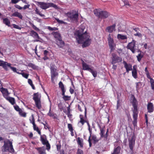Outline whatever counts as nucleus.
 I'll return each instance as SVG.
<instances>
[{"label":"nucleus","mask_w":154,"mask_h":154,"mask_svg":"<svg viewBox=\"0 0 154 154\" xmlns=\"http://www.w3.org/2000/svg\"><path fill=\"white\" fill-rule=\"evenodd\" d=\"M55 20L59 24H66V23L62 20H60L58 18H55Z\"/></svg>","instance_id":"de8ad7c7"},{"label":"nucleus","mask_w":154,"mask_h":154,"mask_svg":"<svg viewBox=\"0 0 154 154\" xmlns=\"http://www.w3.org/2000/svg\"><path fill=\"white\" fill-rule=\"evenodd\" d=\"M19 1V0H11V2L12 4H15L18 3Z\"/></svg>","instance_id":"680f3d73"},{"label":"nucleus","mask_w":154,"mask_h":154,"mask_svg":"<svg viewBox=\"0 0 154 154\" xmlns=\"http://www.w3.org/2000/svg\"><path fill=\"white\" fill-rule=\"evenodd\" d=\"M41 94L38 92L34 93L33 94V99L34 101L35 106L39 109H41Z\"/></svg>","instance_id":"423d86ee"},{"label":"nucleus","mask_w":154,"mask_h":154,"mask_svg":"<svg viewBox=\"0 0 154 154\" xmlns=\"http://www.w3.org/2000/svg\"><path fill=\"white\" fill-rule=\"evenodd\" d=\"M134 35L135 36H137L140 37H141L142 36V35L141 33L140 32H138L134 34Z\"/></svg>","instance_id":"4d7b16f0"},{"label":"nucleus","mask_w":154,"mask_h":154,"mask_svg":"<svg viewBox=\"0 0 154 154\" xmlns=\"http://www.w3.org/2000/svg\"><path fill=\"white\" fill-rule=\"evenodd\" d=\"M112 61L111 63L112 64H115L117 63L121 62L122 60V59L120 57L117 56L115 53L112 54Z\"/></svg>","instance_id":"2eb2a0df"},{"label":"nucleus","mask_w":154,"mask_h":154,"mask_svg":"<svg viewBox=\"0 0 154 154\" xmlns=\"http://www.w3.org/2000/svg\"><path fill=\"white\" fill-rule=\"evenodd\" d=\"M123 63L127 72L128 73L130 71L132 70V66L131 64L127 63L125 61H123Z\"/></svg>","instance_id":"dca6fc26"},{"label":"nucleus","mask_w":154,"mask_h":154,"mask_svg":"<svg viewBox=\"0 0 154 154\" xmlns=\"http://www.w3.org/2000/svg\"><path fill=\"white\" fill-rule=\"evenodd\" d=\"M143 55L141 54L140 53L137 56V60L139 62H140L141 59L143 57Z\"/></svg>","instance_id":"c03bdc74"},{"label":"nucleus","mask_w":154,"mask_h":154,"mask_svg":"<svg viewBox=\"0 0 154 154\" xmlns=\"http://www.w3.org/2000/svg\"><path fill=\"white\" fill-rule=\"evenodd\" d=\"M48 115L50 117H53L54 119H57V117L56 114H54L53 112H52L51 111V108L50 107V109L48 113Z\"/></svg>","instance_id":"72a5a7b5"},{"label":"nucleus","mask_w":154,"mask_h":154,"mask_svg":"<svg viewBox=\"0 0 154 154\" xmlns=\"http://www.w3.org/2000/svg\"><path fill=\"white\" fill-rule=\"evenodd\" d=\"M12 26H13V27L14 28L17 29L19 30H21L22 28L19 27L18 25H17L15 24H13Z\"/></svg>","instance_id":"864d4df0"},{"label":"nucleus","mask_w":154,"mask_h":154,"mask_svg":"<svg viewBox=\"0 0 154 154\" xmlns=\"http://www.w3.org/2000/svg\"><path fill=\"white\" fill-rule=\"evenodd\" d=\"M117 37V38L119 39L125 40L127 38V36L126 35H122L121 34H118Z\"/></svg>","instance_id":"e433bc0d"},{"label":"nucleus","mask_w":154,"mask_h":154,"mask_svg":"<svg viewBox=\"0 0 154 154\" xmlns=\"http://www.w3.org/2000/svg\"><path fill=\"white\" fill-rule=\"evenodd\" d=\"M69 131L74 130L72 125L71 124H68L67 125Z\"/></svg>","instance_id":"09e8293b"},{"label":"nucleus","mask_w":154,"mask_h":154,"mask_svg":"<svg viewBox=\"0 0 154 154\" xmlns=\"http://www.w3.org/2000/svg\"><path fill=\"white\" fill-rule=\"evenodd\" d=\"M135 137L134 134L132 136L131 138L128 139L129 147L131 151L133 152V148L135 144Z\"/></svg>","instance_id":"ddd939ff"},{"label":"nucleus","mask_w":154,"mask_h":154,"mask_svg":"<svg viewBox=\"0 0 154 154\" xmlns=\"http://www.w3.org/2000/svg\"><path fill=\"white\" fill-rule=\"evenodd\" d=\"M112 35L109 34L107 38L108 44L110 49V52H111L114 50L116 47V44L114 43V39L112 37Z\"/></svg>","instance_id":"1a4fd4ad"},{"label":"nucleus","mask_w":154,"mask_h":154,"mask_svg":"<svg viewBox=\"0 0 154 154\" xmlns=\"http://www.w3.org/2000/svg\"><path fill=\"white\" fill-rule=\"evenodd\" d=\"M18 70H19L18 69H17L16 68V72H16V73H17L18 74L21 75L23 77L25 78L26 79H28L29 75V74H27V73H25L23 72V70H20V71H21V72H19L17 71H18Z\"/></svg>","instance_id":"5701e85b"},{"label":"nucleus","mask_w":154,"mask_h":154,"mask_svg":"<svg viewBox=\"0 0 154 154\" xmlns=\"http://www.w3.org/2000/svg\"><path fill=\"white\" fill-rule=\"evenodd\" d=\"M18 112L20 115L21 116L24 117H26V113L25 112H23V111L22 109H21V110L20 111V112Z\"/></svg>","instance_id":"37998d69"},{"label":"nucleus","mask_w":154,"mask_h":154,"mask_svg":"<svg viewBox=\"0 0 154 154\" xmlns=\"http://www.w3.org/2000/svg\"><path fill=\"white\" fill-rule=\"evenodd\" d=\"M95 122L96 123H97L98 126L100 130V133L99 134L100 135V138H104V139L106 140L107 139V137H106V134H105V126L104 125L103 127H101L100 124V123L101 122V120H99V122L98 121H97L96 120L95 121Z\"/></svg>","instance_id":"9d476101"},{"label":"nucleus","mask_w":154,"mask_h":154,"mask_svg":"<svg viewBox=\"0 0 154 154\" xmlns=\"http://www.w3.org/2000/svg\"><path fill=\"white\" fill-rule=\"evenodd\" d=\"M88 130L90 133V136L88 137V141L89 143V146L90 147H91L92 146V143L91 142V139L92 133V129L90 128V127H88Z\"/></svg>","instance_id":"cd10ccee"},{"label":"nucleus","mask_w":154,"mask_h":154,"mask_svg":"<svg viewBox=\"0 0 154 154\" xmlns=\"http://www.w3.org/2000/svg\"><path fill=\"white\" fill-rule=\"evenodd\" d=\"M14 107L15 110L18 112H20V111L21 110V109H22L19 107L18 105H17L14 106Z\"/></svg>","instance_id":"a18cd8bd"},{"label":"nucleus","mask_w":154,"mask_h":154,"mask_svg":"<svg viewBox=\"0 0 154 154\" xmlns=\"http://www.w3.org/2000/svg\"><path fill=\"white\" fill-rule=\"evenodd\" d=\"M6 99L12 105H14L15 103V99L13 97H8L6 98Z\"/></svg>","instance_id":"2f4dec72"},{"label":"nucleus","mask_w":154,"mask_h":154,"mask_svg":"<svg viewBox=\"0 0 154 154\" xmlns=\"http://www.w3.org/2000/svg\"><path fill=\"white\" fill-rule=\"evenodd\" d=\"M120 101L119 100H118L117 101V109H118L119 107L120 106Z\"/></svg>","instance_id":"13d9d810"},{"label":"nucleus","mask_w":154,"mask_h":154,"mask_svg":"<svg viewBox=\"0 0 154 154\" xmlns=\"http://www.w3.org/2000/svg\"><path fill=\"white\" fill-rule=\"evenodd\" d=\"M27 66L29 67H31L33 69H37V66L34 64L31 63H28Z\"/></svg>","instance_id":"ea45409f"},{"label":"nucleus","mask_w":154,"mask_h":154,"mask_svg":"<svg viewBox=\"0 0 154 154\" xmlns=\"http://www.w3.org/2000/svg\"><path fill=\"white\" fill-rule=\"evenodd\" d=\"M4 144L2 147L4 149V150H2L4 152L8 151L11 153L14 152V150L11 141L8 139L6 141H4Z\"/></svg>","instance_id":"20e7f679"},{"label":"nucleus","mask_w":154,"mask_h":154,"mask_svg":"<svg viewBox=\"0 0 154 154\" xmlns=\"http://www.w3.org/2000/svg\"><path fill=\"white\" fill-rule=\"evenodd\" d=\"M137 65H135L133 66V69L132 70V76L135 79H136L137 78Z\"/></svg>","instance_id":"6ab92c4d"},{"label":"nucleus","mask_w":154,"mask_h":154,"mask_svg":"<svg viewBox=\"0 0 154 154\" xmlns=\"http://www.w3.org/2000/svg\"><path fill=\"white\" fill-rule=\"evenodd\" d=\"M30 34L34 38L38 39H36L35 40V42L39 41V39H40V38L37 32L34 31V30H32L30 31Z\"/></svg>","instance_id":"aec40b11"},{"label":"nucleus","mask_w":154,"mask_h":154,"mask_svg":"<svg viewBox=\"0 0 154 154\" xmlns=\"http://www.w3.org/2000/svg\"><path fill=\"white\" fill-rule=\"evenodd\" d=\"M33 128L34 130L36 131L39 130L38 128L36 126V125L35 126H33Z\"/></svg>","instance_id":"0e129e2a"},{"label":"nucleus","mask_w":154,"mask_h":154,"mask_svg":"<svg viewBox=\"0 0 154 154\" xmlns=\"http://www.w3.org/2000/svg\"><path fill=\"white\" fill-rule=\"evenodd\" d=\"M121 148L120 146H118L117 147L115 148L113 153L111 154H118L120 152Z\"/></svg>","instance_id":"f704fd0d"},{"label":"nucleus","mask_w":154,"mask_h":154,"mask_svg":"<svg viewBox=\"0 0 154 154\" xmlns=\"http://www.w3.org/2000/svg\"><path fill=\"white\" fill-rule=\"evenodd\" d=\"M15 7L19 10H21L23 9L22 7H21L20 5H15Z\"/></svg>","instance_id":"e2e57ef3"},{"label":"nucleus","mask_w":154,"mask_h":154,"mask_svg":"<svg viewBox=\"0 0 154 154\" xmlns=\"http://www.w3.org/2000/svg\"><path fill=\"white\" fill-rule=\"evenodd\" d=\"M0 91L2 94L3 97L5 99L8 97L10 93L7 89L4 88L3 87L1 88Z\"/></svg>","instance_id":"f3484780"},{"label":"nucleus","mask_w":154,"mask_h":154,"mask_svg":"<svg viewBox=\"0 0 154 154\" xmlns=\"http://www.w3.org/2000/svg\"><path fill=\"white\" fill-rule=\"evenodd\" d=\"M29 120L30 121V123L32 124L33 125V126H35V120L34 118V117L33 116H32V119H29Z\"/></svg>","instance_id":"49530a36"},{"label":"nucleus","mask_w":154,"mask_h":154,"mask_svg":"<svg viewBox=\"0 0 154 154\" xmlns=\"http://www.w3.org/2000/svg\"><path fill=\"white\" fill-rule=\"evenodd\" d=\"M79 116L80 119L79 123H81L82 125H83L85 122H86V120L84 119L83 118V115H80Z\"/></svg>","instance_id":"4c0bfd02"},{"label":"nucleus","mask_w":154,"mask_h":154,"mask_svg":"<svg viewBox=\"0 0 154 154\" xmlns=\"http://www.w3.org/2000/svg\"><path fill=\"white\" fill-rule=\"evenodd\" d=\"M136 41L133 40L132 41L129 43L127 46V48L130 50L133 54L135 53L136 50L137 49L136 48Z\"/></svg>","instance_id":"9b49d317"},{"label":"nucleus","mask_w":154,"mask_h":154,"mask_svg":"<svg viewBox=\"0 0 154 154\" xmlns=\"http://www.w3.org/2000/svg\"><path fill=\"white\" fill-rule=\"evenodd\" d=\"M3 23L9 27L10 26L11 23L9 20L8 18H5L3 19Z\"/></svg>","instance_id":"c9c22d12"},{"label":"nucleus","mask_w":154,"mask_h":154,"mask_svg":"<svg viewBox=\"0 0 154 154\" xmlns=\"http://www.w3.org/2000/svg\"><path fill=\"white\" fill-rule=\"evenodd\" d=\"M57 148V151H60L61 149V145L60 143H58L56 145Z\"/></svg>","instance_id":"6e6d98bb"},{"label":"nucleus","mask_w":154,"mask_h":154,"mask_svg":"<svg viewBox=\"0 0 154 154\" xmlns=\"http://www.w3.org/2000/svg\"><path fill=\"white\" fill-rule=\"evenodd\" d=\"M94 12L96 16L101 19L106 18L110 15L109 13L106 11H100L96 9L94 10Z\"/></svg>","instance_id":"0eeeda50"},{"label":"nucleus","mask_w":154,"mask_h":154,"mask_svg":"<svg viewBox=\"0 0 154 154\" xmlns=\"http://www.w3.org/2000/svg\"><path fill=\"white\" fill-rule=\"evenodd\" d=\"M63 96V98L65 101H67L70 100V97H69L67 96H66L64 94V95H62Z\"/></svg>","instance_id":"8fccbe9b"},{"label":"nucleus","mask_w":154,"mask_h":154,"mask_svg":"<svg viewBox=\"0 0 154 154\" xmlns=\"http://www.w3.org/2000/svg\"><path fill=\"white\" fill-rule=\"evenodd\" d=\"M28 83L30 85L33 84L32 82L30 79H28Z\"/></svg>","instance_id":"338daca9"},{"label":"nucleus","mask_w":154,"mask_h":154,"mask_svg":"<svg viewBox=\"0 0 154 154\" xmlns=\"http://www.w3.org/2000/svg\"><path fill=\"white\" fill-rule=\"evenodd\" d=\"M30 6V5L29 4H28L27 5H25L24 7L22 8L24 10H25L27 8H29V7Z\"/></svg>","instance_id":"052dcab7"},{"label":"nucleus","mask_w":154,"mask_h":154,"mask_svg":"<svg viewBox=\"0 0 154 154\" xmlns=\"http://www.w3.org/2000/svg\"><path fill=\"white\" fill-rule=\"evenodd\" d=\"M40 140L42 144L44 145H46V149L48 151L51 148V146L48 141L47 140L46 136L45 134H43L42 136H40Z\"/></svg>","instance_id":"f8f14e48"},{"label":"nucleus","mask_w":154,"mask_h":154,"mask_svg":"<svg viewBox=\"0 0 154 154\" xmlns=\"http://www.w3.org/2000/svg\"><path fill=\"white\" fill-rule=\"evenodd\" d=\"M52 35L56 39H59L61 38L60 34L58 32H53L52 33Z\"/></svg>","instance_id":"c85d7f7f"},{"label":"nucleus","mask_w":154,"mask_h":154,"mask_svg":"<svg viewBox=\"0 0 154 154\" xmlns=\"http://www.w3.org/2000/svg\"><path fill=\"white\" fill-rule=\"evenodd\" d=\"M85 107V116H86V109L85 107L83 104V103H82L81 106H80L79 105H78V108L79 110L80 111V112H82V109H83Z\"/></svg>","instance_id":"c756f323"},{"label":"nucleus","mask_w":154,"mask_h":154,"mask_svg":"<svg viewBox=\"0 0 154 154\" xmlns=\"http://www.w3.org/2000/svg\"><path fill=\"white\" fill-rule=\"evenodd\" d=\"M77 142L78 144L81 147H83V140L79 137H78L77 140Z\"/></svg>","instance_id":"473e14b6"},{"label":"nucleus","mask_w":154,"mask_h":154,"mask_svg":"<svg viewBox=\"0 0 154 154\" xmlns=\"http://www.w3.org/2000/svg\"><path fill=\"white\" fill-rule=\"evenodd\" d=\"M35 149L38 151L39 154H45V149L44 146L36 148Z\"/></svg>","instance_id":"bb28decb"},{"label":"nucleus","mask_w":154,"mask_h":154,"mask_svg":"<svg viewBox=\"0 0 154 154\" xmlns=\"http://www.w3.org/2000/svg\"><path fill=\"white\" fill-rule=\"evenodd\" d=\"M145 118L146 120V125L147 126L148 125V117L147 116V115L146 114H145Z\"/></svg>","instance_id":"bf43d9fd"},{"label":"nucleus","mask_w":154,"mask_h":154,"mask_svg":"<svg viewBox=\"0 0 154 154\" xmlns=\"http://www.w3.org/2000/svg\"><path fill=\"white\" fill-rule=\"evenodd\" d=\"M31 25L33 28L35 30L37 31H39V29L34 24L32 23Z\"/></svg>","instance_id":"603ef678"},{"label":"nucleus","mask_w":154,"mask_h":154,"mask_svg":"<svg viewBox=\"0 0 154 154\" xmlns=\"http://www.w3.org/2000/svg\"><path fill=\"white\" fill-rule=\"evenodd\" d=\"M59 87L62 91V95H64L65 93L66 90L65 89L64 86L63 82L61 81L59 83Z\"/></svg>","instance_id":"a878e982"},{"label":"nucleus","mask_w":154,"mask_h":154,"mask_svg":"<svg viewBox=\"0 0 154 154\" xmlns=\"http://www.w3.org/2000/svg\"><path fill=\"white\" fill-rule=\"evenodd\" d=\"M37 5L42 9L45 10L49 7H52L55 8H57V6L52 3H45L44 2H37Z\"/></svg>","instance_id":"6e6552de"},{"label":"nucleus","mask_w":154,"mask_h":154,"mask_svg":"<svg viewBox=\"0 0 154 154\" xmlns=\"http://www.w3.org/2000/svg\"><path fill=\"white\" fill-rule=\"evenodd\" d=\"M116 26V25L115 24H114L112 26H109L106 28V30L109 33H112L113 31L115 30Z\"/></svg>","instance_id":"b1692460"},{"label":"nucleus","mask_w":154,"mask_h":154,"mask_svg":"<svg viewBox=\"0 0 154 154\" xmlns=\"http://www.w3.org/2000/svg\"><path fill=\"white\" fill-rule=\"evenodd\" d=\"M147 109L149 112L151 113L154 111V106L153 104L149 102L148 103L147 105Z\"/></svg>","instance_id":"4be33fe9"},{"label":"nucleus","mask_w":154,"mask_h":154,"mask_svg":"<svg viewBox=\"0 0 154 154\" xmlns=\"http://www.w3.org/2000/svg\"><path fill=\"white\" fill-rule=\"evenodd\" d=\"M48 29L49 30H51V31H56V30H58V29L57 28H56V27H50V26H48Z\"/></svg>","instance_id":"3c124183"},{"label":"nucleus","mask_w":154,"mask_h":154,"mask_svg":"<svg viewBox=\"0 0 154 154\" xmlns=\"http://www.w3.org/2000/svg\"><path fill=\"white\" fill-rule=\"evenodd\" d=\"M12 16L15 17H17L20 19H22L23 16L20 13L18 12H15L12 14Z\"/></svg>","instance_id":"7c9ffc66"},{"label":"nucleus","mask_w":154,"mask_h":154,"mask_svg":"<svg viewBox=\"0 0 154 154\" xmlns=\"http://www.w3.org/2000/svg\"><path fill=\"white\" fill-rule=\"evenodd\" d=\"M89 71L92 73V75L94 77H95L97 76V71L95 70H93L92 69H91Z\"/></svg>","instance_id":"79ce46f5"},{"label":"nucleus","mask_w":154,"mask_h":154,"mask_svg":"<svg viewBox=\"0 0 154 154\" xmlns=\"http://www.w3.org/2000/svg\"><path fill=\"white\" fill-rule=\"evenodd\" d=\"M51 79L52 82H54V79L57 78L58 73L57 72L56 67L54 63H51L50 66Z\"/></svg>","instance_id":"39448f33"},{"label":"nucleus","mask_w":154,"mask_h":154,"mask_svg":"<svg viewBox=\"0 0 154 154\" xmlns=\"http://www.w3.org/2000/svg\"><path fill=\"white\" fill-rule=\"evenodd\" d=\"M35 14L39 15L41 17H44L45 16V15L44 14H42L41 13V12L40 11L39 9L37 8H36L35 10Z\"/></svg>","instance_id":"a19ab883"},{"label":"nucleus","mask_w":154,"mask_h":154,"mask_svg":"<svg viewBox=\"0 0 154 154\" xmlns=\"http://www.w3.org/2000/svg\"><path fill=\"white\" fill-rule=\"evenodd\" d=\"M91 137L92 139L94 141V143L98 142L99 140V139L97 138L96 136L95 135H91Z\"/></svg>","instance_id":"58836bf2"},{"label":"nucleus","mask_w":154,"mask_h":154,"mask_svg":"<svg viewBox=\"0 0 154 154\" xmlns=\"http://www.w3.org/2000/svg\"><path fill=\"white\" fill-rule=\"evenodd\" d=\"M48 51L46 50H45V51H44V55L45 56H47V55H48Z\"/></svg>","instance_id":"69168bd1"},{"label":"nucleus","mask_w":154,"mask_h":154,"mask_svg":"<svg viewBox=\"0 0 154 154\" xmlns=\"http://www.w3.org/2000/svg\"><path fill=\"white\" fill-rule=\"evenodd\" d=\"M75 11L73 10L65 13V15L67 17V19L71 22H76L78 19L79 14L78 12L75 13Z\"/></svg>","instance_id":"7ed1b4c3"},{"label":"nucleus","mask_w":154,"mask_h":154,"mask_svg":"<svg viewBox=\"0 0 154 154\" xmlns=\"http://www.w3.org/2000/svg\"><path fill=\"white\" fill-rule=\"evenodd\" d=\"M56 44L60 48H62L65 45V42L62 38L59 39H56Z\"/></svg>","instance_id":"a211bd4d"},{"label":"nucleus","mask_w":154,"mask_h":154,"mask_svg":"<svg viewBox=\"0 0 154 154\" xmlns=\"http://www.w3.org/2000/svg\"><path fill=\"white\" fill-rule=\"evenodd\" d=\"M150 82L151 83V85L154 83V80L152 79V78H151L150 79Z\"/></svg>","instance_id":"774afa93"},{"label":"nucleus","mask_w":154,"mask_h":154,"mask_svg":"<svg viewBox=\"0 0 154 154\" xmlns=\"http://www.w3.org/2000/svg\"><path fill=\"white\" fill-rule=\"evenodd\" d=\"M3 63H4L2 67L5 71H7L8 70V67L10 68L14 72H16V68L15 67L11 66V63H8L5 61H4Z\"/></svg>","instance_id":"4468645a"},{"label":"nucleus","mask_w":154,"mask_h":154,"mask_svg":"<svg viewBox=\"0 0 154 154\" xmlns=\"http://www.w3.org/2000/svg\"><path fill=\"white\" fill-rule=\"evenodd\" d=\"M82 69L89 71L91 69V68L89 67V65L85 63L83 60H82Z\"/></svg>","instance_id":"412c9836"},{"label":"nucleus","mask_w":154,"mask_h":154,"mask_svg":"<svg viewBox=\"0 0 154 154\" xmlns=\"http://www.w3.org/2000/svg\"><path fill=\"white\" fill-rule=\"evenodd\" d=\"M91 39L85 40L84 41H83L84 42H83L82 43L83 44L82 45V47L83 48H84L88 46L91 44Z\"/></svg>","instance_id":"393cba45"},{"label":"nucleus","mask_w":154,"mask_h":154,"mask_svg":"<svg viewBox=\"0 0 154 154\" xmlns=\"http://www.w3.org/2000/svg\"><path fill=\"white\" fill-rule=\"evenodd\" d=\"M78 42L79 44H82L85 40L90 39V36L86 31L84 33H82L80 30L76 31L75 33Z\"/></svg>","instance_id":"f03ea898"},{"label":"nucleus","mask_w":154,"mask_h":154,"mask_svg":"<svg viewBox=\"0 0 154 154\" xmlns=\"http://www.w3.org/2000/svg\"><path fill=\"white\" fill-rule=\"evenodd\" d=\"M76 154H84L83 151L81 149H78Z\"/></svg>","instance_id":"5fc2aeb1"},{"label":"nucleus","mask_w":154,"mask_h":154,"mask_svg":"<svg viewBox=\"0 0 154 154\" xmlns=\"http://www.w3.org/2000/svg\"><path fill=\"white\" fill-rule=\"evenodd\" d=\"M133 97V100L131 102L132 105L134 108L132 110L133 117L134 119L132 123L135 126L137 123L138 110L137 108V101L134 96Z\"/></svg>","instance_id":"f257e3e1"}]
</instances>
